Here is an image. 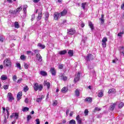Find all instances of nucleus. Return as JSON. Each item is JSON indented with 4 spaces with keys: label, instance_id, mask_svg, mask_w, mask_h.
I'll use <instances>...</instances> for the list:
<instances>
[{
    "label": "nucleus",
    "instance_id": "obj_55",
    "mask_svg": "<svg viewBox=\"0 0 124 124\" xmlns=\"http://www.w3.org/2000/svg\"><path fill=\"white\" fill-rule=\"evenodd\" d=\"M36 102H38V103H39V102H41V100L40 98H37L36 99Z\"/></svg>",
    "mask_w": 124,
    "mask_h": 124
},
{
    "label": "nucleus",
    "instance_id": "obj_15",
    "mask_svg": "<svg viewBox=\"0 0 124 124\" xmlns=\"http://www.w3.org/2000/svg\"><path fill=\"white\" fill-rule=\"evenodd\" d=\"M108 93L109 94H110V93H116V90L114 88H111L108 90Z\"/></svg>",
    "mask_w": 124,
    "mask_h": 124
},
{
    "label": "nucleus",
    "instance_id": "obj_53",
    "mask_svg": "<svg viewBox=\"0 0 124 124\" xmlns=\"http://www.w3.org/2000/svg\"><path fill=\"white\" fill-rule=\"evenodd\" d=\"M9 14H11L12 15H14V14H13V10H10L9 11Z\"/></svg>",
    "mask_w": 124,
    "mask_h": 124
},
{
    "label": "nucleus",
    "instance_id": "obj_32",
    "mask_svg": "<svg viewBox=\"0 0 124 124\" xmlns=\"http://www.w3.org/2000/svg\"><path fill=\"white\" fill-rule=\"evenodd\" d=\"M100 110H101L100 109V108H98V107H95L93 111V112L94 113H95V112H98L99 111H100Z\"/></svg>",
    "mask_w": 124,
    "mask_h": 124
},
{
    "label": "nucleus",
    "instance_id": "obj_19",
    "mask_svg": "<svg viewBox=\"0 0 124 124\" xmlns=\"http://www.w3.org/2000/svg\"><path fill=\"white\" fill-rule=\"evenodd\" d=\"M104 93V92L103 90H101V91L98 93L97 96H98V97H102L103 95H104V94H103Z\"/></svg>",
    "mask_w": 124,
    "mask_h": 124
},
{
    "label": "nucleus",
    "instance_id": "obj_52",
    "mask_svg": "<svg viewBox=\"0 0 124 124\" xmlns=\"http://www.w3.org/2000/svg\"><path fill=\"white\" fill-rule=\"evenodd\" d=\"M36 124H40V121L39 120V119H37L36 120Z\"/></svg>",
    "mask_w": 124,
    "mask_h": 124
},
{
    "label": "nucleus",
    "instance_id": "obj_3",
    "mask_svg": "<svg viewBox=\"0 0 124 124\" xmlns=\"http://www.w3.org/2000/svg\"><path fill=\"white\" fill-rule=\"evenodd\" d=\"M80 74H81V72H78V73L75 75V78L74 79L75 83H77L78 81L80 80Z\"/></svg>",
    "mask_w": 124,
    "mask_h": 124
},
{
    "label": "nucleus",
    "instance_id": "obj_51",
    "mask_svg": "<svg viewBox=\"0 0 124 124\" xmlns=\"http://www.w3.org/2000/svg\"><path fill=\"white\" fill-rule=\"evenodd\" d=\"M59 69H62L63 68V64H61L59 66Z\"/></svg>",
    "mask_w": 124,
    "mask_h": 124
},
{
    "label": "nucleus",
    "instance_id": "obj_16",
    "mask_svg": "<svg viewBox=\"0 0 124 124\" xmlns=\"http://www.w3.org/2000/svg\"><path fill=\"white\" fill-rule=\"evenodd\" d=\"M84 101L85 102H89V103H90L91 102H92V101H93V98L92 97H86L85 100Z\"/></svg>",
    "mask_w": 124,
    "mask_h": 124
},
{
    "label": "nucleus",
    "instance_id": "obj_39",
    "mask_svg": "<svg viewBox=\"0 0 124 124\" xmlns=\"http://www.w3.org/2000/svg\"><path fill=\"white\" fill-rule=\"evenodd\" d=\"M57 105H58V101H57V100H54L52 104L53 106H57Z\"/></svg>",
    "mask_w": 124,
    "mask_h": 124
},
{
    "label": "nucleus",
    "instance_id": "obj_21",
    "mask_svg": "<svg viewBox=\"0 0 124 124\" xmlns=\"http://www.w3.org/2000/svg\"><path fill=\"white\" fill-rule=\"evenodd\" d=\"M67 53V51L64 50H62L59 52V55H65Z\"/></svg>",
    "mask_w": 124,
    "mask_h": 124
},
{
    "label": "nucleus",
    "instance_id": "obj_18",
    "mask_svg": "<svg viewBox=\"0 0 124 124\" xmlns=\"http://www.w3.org/2000/svg\"><path fill=\"white\" fill-rule=\"evenodd\" d=\"M42 18V11L40 13H38V16L37 17V21H40Z\"/></svg>",
    "mask_w": 124,
    "mask_h": 124
},
{
    "label": "nucleus",
    "instance_id": "obj_31",
    "mask_svg": "<svg viewBox=\"0 0 124 124\" xmlns=\"http://www.w3.org/2000/svg\"><path fill=\"white\" fill-rule=\"evenodd\" d=\"M75 94L76 96H80V92L79 91V90L76 89L75 91Z\"/></svg>",
    "mask_w": 124,
    "mask_h": 124
},
{
    "label": "nucleus",
    "instance_id": "obj_1",
    "mask_svg": "<svg viewBox=\"0 0 124 124\" xmlns=\"http://www.w3.org/2000/svg\"><path fill=\"white\" fill-rule=\"evenodd\" d=\"M33 89L35 92H37V91L41 92L43 90V85L42 84H39L37 83H34Z\"/></svg>",
    "mask_w": 124,
    "mask_h": 124
},
{
    "label": "nucleus",
    "instance_id": "obj_37",
    "mask_svg": "<svg viewBox=\"0 0 124 124\" xmlns=\"http://www.w3.org/2000/svg\"><path fill=\"white\" fill-rule=\"evenodd\" d=\"M16 67H18L20 69V70H21L22 67L21 66V64H20V63H16Z\"/></svg>",
    "mask_w": 124,
    "mask_h": 124
},
{
    "label": "nucleus",
    "instance_id": "obj_45",
    "mask_svg": "<svg viewBox=\"0 0 124 124\" xmlns=\"http://www.w3.org/2000/svg\"><path fill=\"white\" fill-rule=\"evenodd\" d=\"M23 90L24 92H28V91H29V87H28V86H25Z\"/></svg>",
    "mask_w": 124,
    "mask_h": 124
},
{
    "label": "nucleus",
    "instance_id": "obj_35",
    "mask_svg": "<svg viewBox=\"0 0 124 124\" xmlns=\"http://www.w3.org/2000/svg\"><path fill=\"white\" fill-rule=\"evenodd\" d=\"M69 124H76V121L75 120L72 119L69 122Z\"/></svg>",
    "mask_w": 124,
    "mask_h": 124
},
{
    "label": "nucleus",
    "instance_id": "obj_54",
    "mask_svg": "<svg viewBox=\"0 0 124 124\" xmlns=\"http://www.w3.org/2000/svg\"><path fill=\"white\" fill-rule=\"evenodd\" d=\"M23 81V78H19L17 81V83H21V81Z\"/></svg>",
    "mask_w": 124,
    "mask_h": 124
},
{
    "label": "nucleus",
    "instance_id": "obj_14",
    "mask_svg": "<svg viewBox=\"0 0 124 124\" xmlns=\"http://www.w3.org/2000/svg\"><path fill=\"white\" fill-rule=\"evenodd\" d=\"M50 71L52 75H53L54 76H55L56 75V69H55V68L54 67H51L50 68Z\"/></svg>",
    "mask_w": 124,
    "mask_h": 124
},
{
    "label": "nucleus",
    "instance_id": "obj_11",
    "mask_svg": "<svg viewBox=\"0 0 124 124\" xmlns=\"http://www.w3.org/2000/svg\"><path fill=\"white\" fill-rule=\"evenodd\" d=\"M76 119L77 121V123L78 124H82V119L81 118H80V115H78L76 116Z\"/></svg>",
    "mask_w": 124,
    "mask_h": 124
},
{
    "label": "nucleus",
    "instance_id": "obj_43",
    "mask_svg": "<svg viewBox=\"0 0 124 124\" xmlns=\"http://www.w3.org/2000/svg\"><path fill=\"white\" fill-rule=\"evenodd\" d=\"M34 19H35V15H32L31 16V21H34Z\"/></svg>",
    "mask_w": 124,
    "mask_h": 124
},
{
    "label": "nucleus",
    "instance_id": "obj_62",
    "mask_svg": "<svg viewBox=\"0 0 124 124\" xmlns=\"http://www.w3.org/2000/svg\"><path fill=\"white\" fill-rule=\"evenodd\" d=\"M17 13H18L17 12V11H15V10L13 11L14 15H16V14H17Z\"/></svg>",
    "mask_w": 124,
    "mask_h": 124
},
{
    "label": "nucleus",
    "instance_id": "obj_36",
    "mask_svg": "<svg viewBox=\"0 0 124 124\" xmlns=\"http://www.w3.org/2000/svg\"><path fill=\"white\" fill-rule=\"evenodd\" d=\"M45 16V20L46 21H47L48 19H49V13H46Z\"/></svg>",
    "mask_w": 124,
    "mask_h": 124
},
{
    "label": "nucleus",
    "instance_id": "obj_27",
    "mask_svg": "<svg viewBox=\"0 0 124 124\" xmlns=\"http://www.w3.org/2000/svg\"><path fill=\"white\" fill-rule=\"evenodd\" d=\"M23 9V7L22 6H19L16 9V12H17V13H20V12H21V11Z\"/></svg>",
    "mask_w": 124,
    "mask_h": 124
},
{
    "label": "nucleus",
    "instance_id": "obj_2",
    "mask_svg": "<svg viewBox=\"0 0 124 124\" xmlns=\"http://www.w3.org/2000/svg\"><path fill=\"white\" fill-rule=\"evenodd\" d=\"M3 64L4 67H11L12 62L10 58H6L3 61Z\"/></svg>",
    "mask_w": 124,
    "mask_h": 124
},
{
    "label": "nucleus",
    "instance_id": "obj_49",
    "mask_svg": "<svg viewBox=\"0 0 124 124\" xmlns=\"http://www.w3.org/2000/svg\"><path fill=\"white\" fill-rule=\"evenodd\" d=\"M4 40V39L3 38V36H0V42H3Z\"/></svg>",
    "mask_w": 124,
    "mask_h": 124
},
{
    "label": "nucleus",
    "instance_id": "obj_59",
    "mask_svg": "<svg viewBox=\"0 0 124 124\" xmlns=\"http://www.w3.org/2000/svg\"><path fill=\"white\" fill-rule=\"evenodd\" d=\"M69 113V109H67L66 111V116H68V113Z\"/></svg>",
    "mask_w": 124,
    "mask_h": 124
},
{
    "label": "nucleus",
    "instance_id": "obj_12",
    "mask_svg": "<svg viewBox=\"0 0 124 124\" xmlns=\"http://www.w3.org/2000/svg\"><path fill=\"white\" fill-rule=\"evenodd\" d=\"M36 58H37V60H38V62H42V56L39 53H37L36 55Z\"/></svg>",
    "mask_w": 124,
    "mask_h": 124
},
{
    "label": "nucleus",
    "instance_id": "obj_23",
    "mask_svg": "<svg viewBox=\"0 0 124 124\" xmlns=\"http://www.w3.org/2000/svg\"><path fill=\"white\" fill-rule=\"evenodd\" d=\"M89 27L91 29V30L93 31L94 28L93 27V22L91 21L89 22Z\"/></svg>",
    "mask_w": 124,
    "mask_h": 124
},
{
    "label": "nucleus",
    "instance_id": "obj_6",
    "mask_svg": "<svg viewBox=\"0 0 124 124\" xmlns=\"http://www.w3.org/2000/svg\"><path fill=\"white\" fill-rule=\"evenodd\" d=\"M14 117L16 120H18V118H19V113L16 112L13 113L12 115L10 116V119H12Z\"/></svg>",
    "mask_w": 124,
    "mask_h": 124
},
{
    "label": "nucleus",
    "instance_id": "obj_50",
    "mask_svg": "<svg viewBox=\"0 0 124 124\" xmlns=\"http://www.w3.org/2000/svg\"><path fill=\"white\" fill-rule=\"evenodd\" d=\"M124 31H123V32L118 33L117 35H118V36H122V35H123V34H124Z\"/></svg>",
    "mask_w": 124,
    "mask_h": 124
},
{
    "label": "nucleus",
    "instance_id": "obj_30",
    "mask_svg": "<svg viewBox=\"0 0 124 124\" xmlns=\"http://www.w3.org/2000/svg\"><path fill=\"white\" fill-rule=\"evenodd\" d=\"M37 46L40 47L42 49H45V45H42L41 43H38Z\"/></svg>",
    "mask_w": 124,
    "mask_h": 124
},
{
    "label": "nucleus",
    "instance_id": "obj_41",
    "mask_svg": "<svg viewBox=\"0 0 124 124\" xmlns=\"http://www.w3.org/2000/svg\"><path fill=\"white\" fill-rule=\"evenodd\" d=\"M20 59L22 61H24V60H26V56H25V55H22L20 56Z\"/></svg>",
    "mask_w": 124,
    "mask_h": 124
},
{
    "label": "nucleus",
    "instance_id": "obj_60",
    "mask_svg": "<svg viewBox=\"0 0 124 124\" xmlns=\"http://www.w3.org/2000/svg\"><path fill=\"white\" fill-rule=\"evenodd\" d=\"M25 102H26V103H29V99H28V98H26L25 99Z\"/></svg>",
    "mask_w": 124,
    "mask_h": 124
},
{
    "label": "nucleus",
    "instance_id": "obj_58",
    "mask_svg": "<svg viewBox=\"0 0 124 124\" xmlns=\"http://www.w3.org/2000/svg\"><path fill=\"white\" fill-rule=\"evenodd\" d=\"M39 1H40V0H33V2H34V3H37V2H39Z\"/></svg>",
    "mask_w": 124,
    "mask_h": 124
},
{
    "label": "nucleus",
    "instance_id": "obj_26",
    "mask_svg": "<svg viewBox=\"0 0 124 124\" xmlns=\"http://www.w3.org/2000/svg\"><path fill=\"white\" fill-rule=\"evenodd\" d=\"M27 8H28V5H24L23 6V11H24V14H27Z\"/></svg>",
    "mask_w": 124,
    "mask_h": 124
},
{
    "label": "nucleus",
    "instance_id": "obj_22",
    "mask_svg": "<svg viewBox=\"0 0 124 124\" xmlns=\"http://www.w3.org/2000/svg\"><path fill=\"white\" fill-rule=\"evenodd\" d=\"M68 54L69 57H73V54H74V52H73V50H69L68 51Z\"/></svg>",
    "mask_w": 124,
    "mask_h": 124
},
{
    "label": "nucleus",
    "instance_id": "obj_5",
    "mask_svg": "<svg viewBox=\"0 0 124 124\" xmlns=\"http://www.w3.org/2000/svg\"><path fill=\"white\" fill-rule=\"evenodd\" d=\"M75 32H76V31L74 29L71 28L67 30V33L69 35H73Z\"/></svg>",
    "mask_w": 124,
    "mask_h": 124
},
{
    "label": "nucleus",
    "instance_id": "obj_28",
    "mask_svg": "<svg viewBox=\"0 0 124 124\" xmlns=\"http://www.w3.org/2000/svg\"><path fill=\"white\" fill-rule=\"evenodd\" d=\"M15 28L16 29H19L20 28V26L19 25V23L17 21L15 22Z\"/></svg>",
    "mask_w": 124,
    "mask_h": 124
},
{
    "label": "nucleus",
    "instance_id": "obj_56",
    "mask_svg": "<svg viewBox=\"0 0 124 124\" xmlns=\"http://www.w3.org/2000/svg\"><path fill=\"white\" fill-rule=\"evenodd\" d=\"M62 80L63 81H66L67 80V77H63Z\"/></svg>",
    "mask_w": 124,
    "mask_h": 124
},
{
    "label": "nucleus",
    "instance_id": "obj_46",
    "mask_svg": "<svg viewBox=\"0 0 124 124\" xmlns=\"http://www.w3.org/2000/svg\"><path fill=\"white\" fill-rule=\"evenodd\" d=\"M46 85L47 86V89H50V82H46Z\"/></svg>",
    "mask_w": 124,
    "mask_h": 124
},
{
    "label": "nucleus",
    "instance_id": "obj_25",
    "mask_svg": "<svg viewBox=\"0 0 124 124\" xmlns=\"http://www.w3.org/2000/svg\"><path fill=\"white\" fill-rule=\"evenodd\" d=\"M40 74H41L42 76H47V73L44 71H41Z\"/></svg>",
    "mask_w": 124,
    "mask_h": 124
},
{
    "label": "nucleus",
    "instance_id": "obj_13",
    "mask_svg": "<svg viewBox=\"0 0 124 124\" xmlns=\"http://www.w3.org/2000/svg\"><path fill=\"white\" fill-rule=\"evenodd\" d=\"M62 93H67L68 92V88L67 87H63L62 90Z\"/></svg>",
    "mask_w": 124,
    "mask_h": 124
},
{
    "label": "nucleus",
    "instance_id": "obj_48",
    "mask_svg": "<svg viewBox=\"0 0 124 124\" xmlns=\"http://www.w3.org/2000/svg\"><path fill=\"white\" fill-rule=\"evenodd\" d=\"M13 81H16V80H17V76L14 75V76L13 77Z\"/></svg>",
    "mask_w": 124,
    "mask_h": 124
},
{
    "label": "nucleus",
    "instance_id": "obj_10",
    "mask_svg": "<svg viewBox=\"0 0 124 124\" xmlns=\"http://www.w3.org/2000/svg\"><path fill=\"white\" fill-rule=\"evenodd\" d=\"M108 39L106 37H104L102 40V45L104 48L106 47V42L107 41Z\"/></svg>",
    "mask_w": 124,
    "mask_h": 124
},
{
    "label": "nucleus",
    "instance_id": "obj_24",
    "mask_svg": "<svg viewBox=\"0 0 124 124\" xmlns=\"http://www.w3.org/2000/svg\"><path fill=\"white\" fill-rule=\"evenodd\" d=\"M100 20L101 24L104 23V15H101V18H100Z\"/></svg>",
    "mask_w": 124,
    "mask_h": 124
},
{
    "label": "nucleus",
    "instance_id": "obj_42",
    "mask_svg": "<svg viewBox=\"0 0 124 124\" xmlns=\"http://www.w3.org/2000/svg\"><path fill=\"white\" fill-rule=\"evenodd\" d=\"M29 66H30L29 65V64H28L27 63L24 62V68L26 69H28V68H29Z\"/></svg>",
    "mask_w": 124,
    "mask_h": 124
},
{
    "label": "nucleus",
    "instance_id": "obj_9",
    "mask_svg": "<svg viewBox=\"0 0 124 124\" xmlns=\"http://www.w3.org/2000/svg\"><path fill=\"white\" fill-rule=\"evenodd\" d=\"M7 97H8L9 101H10V102H12V100H14V97H13L12 93H8Z\"/></svg>",
    "mask_w": 124,
    "mask_h": 124
},
{
    "label": "nucleus",
    "instance_id": "obj_33",
    "mask_svg": "<svg viewBox=\"0 0 124 124\" xmlns=\"http://www.w3.org/2000/svg\"><path fill=\"white\" fill-rule=\"evenodd\" d=\"M124 106V103L123 102H121L118 105V108H119V109H122V108H123Z\"/></svg>",
    "mask_w": 124,
    "mask_h": 124
},
{
    "label": "nucleus",
    "instance_id": "obj_29",
    "mask_svg": "<svg viewBox=\"0 0 124 124\" xmlns=\"http://www.w3.org/2000/svg\"><path fill=\"white\" fill-rule=\"evenodd\" d=\"M1 80H3V81L7 80V77L6 75H2L1 77Z\"/></svg>",
    "mask_w": 124,
    "mask_h": 124
},
{
    "label": "nucleus",
    "instance_id": "obj_47",
    "mask_svg": "<svg viewBox=\"0 0 124 124\" xmlns=\"http://www.w3.org/2000/svg\"><path fill=\"white\" fill-rule=\"evenodd\" d=\"M9 87V85H4L3 89H4V90H8Z\"/></svg>",
    "mask_w": 124,
    "mask_h": 124
},
{
    "label": "nucleus",
    "instance_id": "obj_57",
    "mask_svg": "<svg viewBox=\"0 0 124 124\" xmlns=\"http://www.w3.org/2000/svg\"><path fill=\"white\" fill-rule=\"evenodd\" d=\"M73 114H74V112L71 111L70 114H69L70 117H72V116H73Z\"/></svg>",
    "mask_w": 124,
    "mask_h": 124
},
{
    "label": "nucleus",
    "instance_id": "obj_4",
    "mask_svg": "<svg viewBox=\"0 0 124 124\" xmlns=\"http://www.w3.org/2000/svg\"><path fill=\"white\" fill-rule=\"evenodd\" d=\"M54 20L58 21L60 18H61V14L59 12H55L54 14Z\"/></svg>",
    "mask_w": 124,
    "mask_h": 124
},
{
    "label": "nucleus",
    "instance_id": "obj_17",
    "mask_svg": "<svg viewBox=\"0 0 124 124\" xmlns=\"http://www.w3.org/2000/svg\"><path fill=\"white\" fill-rule=\"evenodd\" d=\"M116 105H117V104L116 103L112 104V105L110 106L109 110H110V111H113L114 109H115V107H116Z\"/></svg>",
    "mask_w": 124,
    "mask_h": 124
},
{
    "label": "nucleus",
    "instance_id": "obj_44",
    "mask_svg": "<svg viewBox=\"0 0 124 124\" xmlns=\"http://www.w3.org/2000/svg\"><path fill=\"white\" fill-rule=\"evenodd\" d=\"M22 111L23 112H26L27 111H29V108L28 107H24Z\"/></svg>",
    "mask_w": 124,
    "mask_h": 124
},
{
    "label": "nucleus",
    "instance_id": "obj_61",
    "mask_svg": "<svg viewBox=\"0 0 124 124\" xmlns=\"http://www.w3.org/2000/svg\"><path fill=\"white\" fill-rule=\"evenodd\" d=\"M44 95H42L41 96V97L39 98L40 100H41V101L43 99V98H44Z\"/></svg>",
    "mask_w": 124,
    "mask_h": 124
},
{
    "label": "nucleus",
    "instance_id": "obj_8",
    "mask_svg": "<svg viewBox=\"0 0 124 124\" xmlns=\"http://www.w3.org/2000/svg\"><path fill=\"white\" fill-rule=\"evenodd\" d=\"M60 17H64V16H66L67 15V10L64 9L63 11L60 13Z\"/></svg>",
    "mask_w": 124,
    "mask_h": 124
},
{
    "label": "nucleus",
    "instance_id": "obj_63",
    "mask_svg": "<svg viewBox=\"0 0 124 124\" xmlns=\"http://www.w3.org/2000/svg\"><path fill=\"white\" fill-rule=\"evenodd\" d=\"M31 50L27 51V55H29V54H31Z\"/></svg>",
    "mask_w": 124,
    "mask_h": 124
},
{
    "label": "nucleus",
    "instance_id": "obj_40",
    "mask_svg": "<svg viewBox=\"0 0 124 124\" xmlns=\"http://www.w3.org/2000/svg\"><path fill=\"white\" fill-rule=\"evenodd\" d=\"M84 114L85 116H88V115H89V110H88V109H85Z\"/></svg>",
    "mask_w": 124,
    "mask_h": 124
},
{
    "label": "nucleus",
    "instance_id": "obj_34",
    "mask_svg": "<svg viewBox=\"0 0 124 124\" xmlns=\"http://www.w3.org/2000/svg\"><path fill=\"white\" fill-rule=\"evenodd\" d=\"M86 5L87 2H84L81 3V7H82V9H83V10H85Z\"/></svg>",
    "mask_w": 124,
    "mask_h": 124
},
{
    "label": "nucleus",
    "instance_id": "obj_7",
    "mask_svg": "<svg viewBox=\"0 0 124 124\" xmlns=\"http://www.w3.org/2000/svg\"><path fill=\"white\" fill-rule=\"evenodd\" d=\"M86 60L87 62H90V61H92V60H93V56L92 55V54H89L86 56Z\"/></svg>",
    "mask_w": 124,
    "mask_h": 124
},
{
    "label": "nucleus",
    "instance_id": "obj_38",
    "mask_svg": "<svg viewBox=\"0 0 124 124\" xmlns=\"http://www.w3.org/2000/svg\"><path fill=\"white\" fill-rule=\"evenodd\" d=\"M30 120H31V115H28L27 117V122H29Z\"/></svg>",
    "mask_w": 124,
    "mask_h": 124
},
{
    "label": "nucleus",
    "instance_id": "obj_20",
    "mask_svg": "<svg viewBox=\"0 0 124 124\" xmlns=\"http://www.w3.org/2000/svg\"><path fill=\"white\" fill-rule=\"evenodd\" d=\"M22 92H20L18 93L17 94V100H20L21 99V96H22Z\"/></svg>",
    "mask_w": 124,
    "mask_h": 124
},
{
    "label": "nucleus",
    "instance_id": "obj_64",
    "mask_svg": "<svg viewBox=\"0 0 124 124\" xmlns=\"http://www.w3.org/2000/svg\"><path fill=\"white\" fill-rule=\"evenodd\" d=\"M121 9H124V3H123V4L121 5Z\"/></svg>",
    "mask_w": 124,
    "mask_h": 124
}]
</instances>
